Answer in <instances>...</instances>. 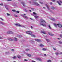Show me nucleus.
Segmentation results:
<instances>
[{
    "label": "nucleus",
    "instance_id": "nucleus-1",
    "mask_svg": "<svg viewBox=\"0 0 62 62\" xmlns=\"http://www.w3.org/2000/svg\"><path fill=\"white\" fill-rule=\"evenodd\" d=\"M26 33L28 34L31 35V37H36L35 35H32V33L30 31H27L26 32Z\"/></svg>",
    "mask_w": 62,
    "mask_h": 62
},
{
    "label": "nucleus",
    "instance_id": "nucleus-2",
    "mask_svg": "<svg viewBox=\"0 0 62 62\" xmlns=\"http://www.w3.org/2000/svg\"><path fill=\"white\" fill-rule=\"evenodd\" d=\"M54 25L55 27H57V26H58V27H60V28H61L62 27V25L61 24H57V25L56 24H54Z\"/></svg>",
    "mask_w": 62,
    "mask_h": 62
},
{
    "label": "nucleus",
    "instance_id": "nucleus-3",
    "mask_svg": "<svg viewBox=\"0 0 62 62\" xmlns=\"http://www.w3.org/2000/svg\"><path fill=\"white\" fill-rule=\"evenodd\" d=\"M40 21L41 23H46V22H45V21H44V20H43L42 19H41Z\"/></svg>",
    "mask_w": 62,
    "mask_h": 62
},
{
    "label": "nucleus",
    "instance_id": "nucleus-4",
    "mask_svg": "<svg viewBox=\"0 0 62 62\" xmlns=\"http://www.w3.org/2000/svg\"><path fill=\"white\" fill-rule=\"evenodd\" d=\"M34 4L36 6H40V5H39V4L37 2H33Z\"/></svg>",
    "mask_w": 62,
    "mask_h": 62
},
{
    "label": "nucleus",
    "instance_id": "nucleus-5",
    "mask_svg": "<svg viewBox=\"0 0 62 62\" xmlns=\"http://www.w3.org/2000/svg\"><path fill=\"white\" fill-rule=\"evenodd\" d=\"M35 41H36L38 42H40L41 41V40L39 39H35Z\"/></svg>",
    "mask_w": 62,
    "mask_h": 62
},
{
    "label": "nucleus",
    "instance_id": "nucleus-6",
    "mask_svg": "<svg viewBox=\"0 0 62 62\" xmlns=\"http://www.w3.org/2000/svg\"><path fill=\"white\" fill-rule=\"evenodd\" d=\"M21 4L24 6V7H25V3L23 2H21Z\"/></svg>",
    "mask_w": 62,
    "mask_h": 62
},
{
    "label": "nucleus",
    "instance_id": "nucleus-7",
    "mask_svg": "<svg viewBox=\"0 0 62 62\" xmlns=\"http://www.w3.org/2000/svg\"><path fill=\"white\" fill-rule=\"evenodd\" d=\"M15 25H16V26H19L20 27H22V26H21V25L19 24H15Z\"/></svg>",
    "mask_w": 62,
    "mask_h": 62
},
{
    "label": "nucleus",
    "instance_id": "nucleus-8",
    "mask_svg": "<svg viewBox=\"0 0 62 62\" xmlns=\"http://www.w3.org/2000/svg\"><path fill=\"white\" fill-rule=\"evenodd\" d=\"M7 33L8 34H13V32L12 31H10L7 32Z\"/></svg>",
    "mask_w": 62,
    "mask_h": 62
},
{
    "label": "nucleus",
    "instance_id": "nucleus-9",
    "mask_svg": "<svg viewBox=\"0 0 62 62\" xmlns=\"http://www.w3.org/2000/svg\"><path fill=\"white\" fill-rule=\"evenodd\" d=\"M48 34H49V35H50V36H54V35L52 34V33H50V32H48Z\"/></svg>",
    "mask_w": 62,
    "mask_h": 62
},
{
    "label": "nucleus",
    "instance_id": "nucleus-10",
    "mask_svg": "<svg viewBox=\"0 0 62 62\" xmlns=\"http://www.w3.org/2000/svg\"><path fill=\"white\" fill-rule=\"evenodd\" d=\"M41 33H43V34H45V32L44 31H41Z\"/></svg>",
    "mask_w": 62,
    "mask_h": 62
},
{
    "label": "nucleus",
    "instance_id": "nucleus-11",
    "mask_svg": "<svg viewBox=\"0 0 62 62\" xmlns=\"http://www.w3.org/2000/svg\"><path fill=\"white\" fill-rule=\"evenodd\" d=\"M37 60H39L40 61H41V59H40L39 58H37Z\"/></svg>",
    "mask_w": 62,
    "mask_h": 62
},
{
    "label": "nucleus",
    "instance_id": "nucleus-12",
    "mask_svg": "<svg viewBox=\"0 0 62 62\" xmlns=\"http://www.w3.org/2000/svg\"><path fill=\"white\" fill-rule=\"evenodd\" d=\"M17 57L18 58H21V57L20 56H17Z\"/></svg>",
    "mask_w": 62,
    "mask_h": 62
},
{
    "label": "nucleus",
    "instance_id": "nucleus-13",
    "mask_svg": "<svg viewBox=\"0 0 62 62\" xmlns=\"http://www.w3.org/2000/svg\"><path fill=\"white\" fill-rule=\"evenodd\" d=\"M51 20H52V21H55V19L53 18H51Z\"/></svg>",
    "mask_w": 62,
    "mask_h": 62
},
{
    "label": "nucleus",
    "instance_id": "nucleus-14",
    "mask_svg": "<svg viewBox=\"0 0 62 62\" xmlns=\"http://www.w3.org/2000/svg\"><path fill=\"white\" fill-rule=\"evenodd\" d=\"M57 3H58V4L60 6V5H61V4H60V3H59V1H57Z\"/></svg>",
    "mask_w": 62,
    "mask_h": 62
},
{
    "label": "nucleus",
    "instance_id": "nucleus-15",
    "mask_svg": "<svg viewBox=\"0 0 62 62\" xmlns=\"http://www.w3.org/2000/svg\"><path fill=\"white\" fill-rule=\"evenodd\" d=\"M27 54L28 56H29V57H31V55L30 54Z\"/></svg>",
    "mask_w": 62,
    "mask_h": 62
},
{
    "label": "nucleus",
    "instance_id": "nucleus-16",
    "mask_svg": "<svg viewBox=\"0 0 62 62\" xmlns=\"http://www.w3.org/2000/svg\"><path fill=\"white\" fill-rule=\"evenodd\" d=\"M40 25H43V26H46V25L44 24H40Z\"/></svg>",
    "mask_w": 62,
    "mask_h": 62
},
{
    "label": "nucleus",
    "instance_id": "nucleus-17",
    "mask_svg": "<svg viewBox=\"0 0 62 62\" xmlns=\"http://www.w3.org/2000/svg\"><path fill=\"white\" fill-rule=\"evenodd\" d=\"M46 7H47V8H50V7H49V6H48L46 4Z\"/></svg>",
    "mask_w": 62,
    "mask_h": 62
},
{
    "label": "nucleus",
    "instance_id": "nucleus-18",
    "mask_svg": "<svg viewBox=\"0 0 62 62\" xmlns=\"http://www.w3.org/2000/svg\"><path fill=\"white\" fill-rule=\"evenodd\" d=\"M5 8H8V6L7 5H5Z\"/></svg>",
    "mask_w": 62,
    "mask_h": 62
},
{
    "label": "nucleus",
    "instance_id": "nucleus-19",
    "mask_svg": "<svg viewBox=\"0 0 62 62\" xmlns=\"http://www.w3.org/2000/svg\"><path fill=\"white\" fill-rule=\"evenodd\" d=\"M24 17H25V18L26 19H28V17L26 16H23Z\"/></svg>",
    "mask_w": 62,
    "mask_h": 62
},
{
    "label": "nucleus",
    "instance_id": "nucleus-20",
    "mask_svg": "<svg viewBox=\"0 0 62 62\" xmlns=\"http://www.w3.org/2000/svg\"><path fill=\"white\" fill-rule=\"evenodd\" d=\"M40 46H44V45H43L42 44H40Z\"/></svg>",
    "mask_w": 62,
    "mask_h": 62
},
{
    "label": "nucleus",
    "instance_id": "nucleus-21",
    "mask_svg": "<svg viewBox=\"0 0 62 62\" xmlns=\"http://www.w3.org/2000/svg\"><path fill=\"white\" fill-rule=\"evenodd\" d=\"M14 39H15V41H17V39L16 38H15Z\"/></svg>",
    "mask_w": 62,
    "mask_h": 62
},
{
    "label": "nucleus",
    "instance_id": "nucleus-22",
    "mask_svg": "<svg viewBox=\"0 0 62 62\" xmlns=\"http://www.w3.org/2000/svg\"><path fill=\"white\" fill-rule=\"evenodd\" d=\"M16 58H17V57L15 56H14L13 57V59H15Z\"/></svg>",
    "mask_w": 62,
    "mask_h": 62
},
{
    "label": "nucleus",
    "instance_id": "nucleus-23",
    "mask_svg": "<svg viewBox=\"0 0 62 62\" xmlns=\"http://www.w3.org/2000/svg\"><path fill=\"white\" fill-rule=\"evenodd\" d=\"M9 40H10V41H12L13 40L10 38H9Z\"/></svg>",
    "mask_w": 62,
    "mask_h": 62
},
{
    "label": "nucleus",
    "instance_id": "nucleus-24",
    "mask_svg": "<svg viewBox=\"0 0 62 62\" xmlns=\"http://www.w3.org/2000/svg\"><path fill=\"white\" fill-rule=\"evenodd\" d=\"M42 50H43V51H46V49H45V48H43L42 49Z\"/></svg>",
    "mask_w": 62,
    "mask_h": 62
},
{
    "label": "nucleus",
    "instance_id": "nucleus-25",
    "mask_svg": "<svg viewBox=\"0 0 62 62\" xmlns=\"http://www.w3.org/2000/svg\"><path fill=\"white\" fill-rule=\"evenodd\" d=\"M25 51H29V49H26L25 50Z\"/></svg>",
    "mask_w": 62,
    "mask_h": 62
},
{
    "label": "nucleus",
    "instance_id": "nucleus-26",
    "mask_svg": "<svg viewBox=\"0 0 62 62\" xmlns=\"http://www.w3.org/2000/svg\"><path fill=\"white\" fill-rule=\"evenodd\" d=\"M12 11H13V12H16V10H12Z\"/></svg>",
    "mask_w": 62,
    "mask_h": 62
},
{
    "label": "nucleus",
    "instance_id": "nucleus-27",
    "mask_svg": "<svg viewBox=\"0 0 62 62\" xmlns=\"http://www.w3.org/2000/svg\"><path fill=\"white\" fill-rule=\"evenodd\" d=\"M48 27H49V28H50V29H51V26H50V25H48Z\"/></svg>",
    "mask_w": 62,
    "mask_h": 62
},
{
    "label": "nucleus",
    "instance_id": "nucleus-28",
    "mask_svg": "<svg viewBox=\"0 0 62 62\" xmlns=\"http://www.w3.org/2000/svg\"><path fill=\"white\" fill-rule=\"evenodd\" d=\"M59 43L60 44H62V42L60 41H59Z\"/></svg>",
    "mask_w": 62,
    "mask_h": 62
},
{
    "label": "nucleus",
    "instance_id": "nucleus-29",
    "mask_svg": "<svg viewBox=\"0 0 62 62\" xmlns=\"http://www.w3.org/2000/svg\"><path fill=\"white\" fill-rule=\"evenodd\" d=\"M46 40L48 42H49V41H50V40L48 39H46Z\"/></svg>",
    "mask_w": 62,
    "mask_h": 62
},
{
    "label": "nucleus",
    "instance_id": "nucleus-30",
    "mask_svg": "<svg viewBox=\"0 0 62 62\" xmlns=\"http://www.w3.org/2000/svg\"><path fill=\"white\" fill-rule=\"evenodd\" d=\"M13 6H16V4L15 3H14V4H13Z\"/></svg>",
    "mask_w": 62,
    "mask_h": 62
},
{
    "label": "nucleus",
    "instance_id": "nucleus-31",
    "mask_svg": "<svg viewBox=\"0 0 62 62\" xmlns=\"http://www.w3.org/2000/svg\"><path fill=\"white\" fill-rule=\"evenodd\" d=\"M55 54L56 55H58V54H59V53H58V52H56L55 53Z\"/></svg>",
    "mask_w": 62,
    "mask_h": 62
},
{
    "label": "nucleus",
    "instance_id": "nucleus-32",
    "mask_svg": "<svg viewBox=\"0 0 62 62\" xmlns=\"http://www.w3.org/2000/svg\"><path fill=\"white\" fill-rule=\"evenodd\" d=\"M35 18H38V17H39V16H35Z\"/></svg>",
    "mask_w": 62,
    "mask_h": 62
},
{
    "label": "nucleus",
    "instance_id": "nucleus-33",
    "mask_svg": "<svg viewBox=\"0 0 62 62\" xmlns=\"http://www.w3.org/2000/svg\"><path fill=\"white\" fill-rule=\"evenodd\" d=\"M14 16L15 17H18V16H17V15H14Z\"/></svg>",
    "mask_w": 62,
    "mask_h": 62
},
{
    "label": "nucleus",
    "instance_id": "nucleus-34",
    "mask_svg": "<svg viewBox=\"0 0 62 62\" xmlns=\"http://www.w3.org/2000/svg\"><path fill=\"white\" fill-rule=\"evenodd\" d=\"M48 62H51V61L50 60H49L47 61Z\"/></svg>",
    "mask_w": 62,
    "mask_h": 62
},
{
    "label": "nucleus",
    "instance_id": "nucleus-35",
    "mask_svg": "<svg viewBox=\"0 0 62 62\" xmlns=\"http://www.w3.org/2000/svg\"><path fill=\"white\" fill-rule=\"evenodd\" d=\"M0 5L1 6H3V3H1L0 4Z\"/></svg>",
    "mask_w": 62,
    "mask_h": 62
},
{
    "label": "nucleus",
    "instance_id": "nucleus-36",
    "mask_svg": "<svg viewBox=\"0 0 62 62\" xmlns=\"http://www.w3.org/2000/svg\"><path fill=\"white\" fill-rule=\"evenodd\" d=\"M39 3H40V4H43V2H40Z\"/></svg>",
    "mask_w": 62,
    "mask_h": 62
},
{
    "label": "nucleus",
    "instance_id": "nucleus-37",
    "mask_svg": "<svg viewBox=\"0 0 62 62\" xmlns=\"http://www.w3.org/2000/svg\"><path fill=\"white\" fill-rule=\"evenodd\" d=\"M24 11L25 12H27V10L26 9H24Z\"/></svg>",
    "mask_w": 62,
    "mask_h": 62
},
{
    "label": "nucleus",
    "instance_id": "nucleus-38",
    "mask_svg": "<svg viewBox=\"0 0 62 62\" xmlns=\"http://www.w3.org/2000/svg\"><path fill=\"white\" fill-rule=\"evenodd\" d=\"M7 14L8 16H9L10 15V14L8 13H7Z\"/></svg>",
    "mask_w": 62,
    "mask_h": 62
},
{
    "label": "nucleus",
    "instance_id": "nucleus-39",
    "mask_svg": "<svg viewBox=\"0 0 62 62\" xmlns=\"http://www.w3.org/2000/svg\"><path fill=\"white\" fill-rule=\"evenodd\" d=\"M51 0L52 1V2H55V0Z\"/></svg>",
    "mask_w": 62,
    "mask_h": 62
},
{
    "label": "nucleus",
    "instance_id": "nucleus-40",
    "mask_svg": "<svg viewBox=\"0 0 62 62\" xmlns=\"http://www.w3.org/2000/svg\"><path fill=\"white\" fill-rule=\"evenodd\" d=\"M33 14H35V15L36 14V13H35V12H33Z\"/></svg>",
    "mask_w": 62,
    "mask_h": 62
},
{
    "label": "nucleus",
    "instance_id": "nucleus-41",
    "mask_svg": "<svg viewBox=\"0 0 62 62\" xmlns=\"http://www.w3.org/2000/svg\"><path fill=\"white\" fill-rule=\"evenodd\" d=\"M50 5H52V4H53V3H52V2H50Z\"/></svg>",
    "mask_w": 62,
    "mask_h": 62
},
{
    "label": "nucleus",
    "instance_id": "nucleus-42",
    "mask_svg": "<svg viewBox=\"0 0 62 62\" xmlns=\"http://www.w3.org/2000/svg\"><path fill=\"white\" fill-rule=\"evenodd\" d=\"M33 1H37V0H32Z\"/></svg>",
    "mask_w": 62,
    "mask_h": 62
},
{
    "label": "nucleus",
    "instance_id": "nucleus-43",
    "mask_svg": "<svg viewBox=\"0 0 62 62\" xmlns=\"http://www.w3.org/2000/svg\"><path fill=\"white\" fill-rule=\"evenodd\" d=\"M3 39V38L0 37V39Z\"/></svg>",
    "mask_w": 62,
    "mask_h": 62
},
{
    "label": "nucleus",
    "instance_id": "nucleus-44",
    "mask_svg": "<svg viewBox=\"0 0 62 62\" xmlns=\"http://www.w3.org/2000/svg\"><path fill=\"white\" fill-rule=\"evenodd\" d=\"M16 13H19V11H16Z\"/></svg>",
    "mask_w": 62,
    "mask_h": 62
},
{
    "label": "nucleus",
    "instance_id": "nucleus-45",
    "mask_svg": "<svg viewBox=\"0 0 62 62\" xmlns=\"http://www.w3.org/2000/svg\"><path fill=\"white\" fill-rule=\"evenodd\" d=\"M60 37L61 38H62V35H60Z\"/></svg>",
    "mask_w": 62,
    "mask_h": 62
},
{
    "label": "nucleus",
    "instance_id": "nucleus-46",
    "mask_svg": "<svg viewBox=\"0 0 62 62\" xmlns=\"http://www.w3.org/2000/svg\"><path fill=\"white\" fill-rule=\"evenodd\" d=\"M53 50H56V49L55 48H53Z\"/></svg>",
    "mask_w": 62,
    "mask_h": 62
},
{
    "label": "nucleus",
    "instance_id": "nucleus-47",
    "mask_svg": "<svg viewBox=\"0 0 62 62\" xmlns=\"http://www.w3.org/2000/svg\"><path fill=\"white\" fill-rule=\"evenodd\" d=\"M51 9H53V10H54V8H52Z\"/></svg>",
    "mask_w": 62,
    "mask_h": 62
},
{
    "label": "nucleus",
    "instance_id": "nucleus-48",
    "mask_svg": "<svg viewBox=\"0 0 62 62\" xmlns=\"http://www.w3.org/2000/svg\"><path fill=\"white\" fill-rule=\"evenodd\" d=\"M59 2H60V3H62V1H59Z\"/></svg>",
    "mask_w": 62,
    "mask_h": 62
},
{
    "label": "nucleus",
    "instance_id": "nucleus-49",
    "mask_svg": "<svg viewBox=\"0 0 62 62\" xmlns=\"http://www.w3.org/2000/svg\"><path fill=\"white\" fill-rule=\"evenodd\" d=\"M31 29H33V27H32V26H31Z\"/></svg>",
    "mask_w": 62,
    "mask_h": 62
},
{
    "label": "nucleus",
    "instance_id": "nucleus-50",
    "mask_svg": "<svg viewBox=\"0 0 62 62\" xmlns=\"http://www.w3.org/2000/svg\"><path fill=\"white\" fill-rule=\"evenodd\" d=\"M6 9H7V10H8V8H6Z\"/></svg>",
    "mask_w": 62,
    "mask_h": 62
},
{
    "label": "nucleus",
    "instance_id": "nucleus-51",
    "mask_svg": "<svg viewBox=\"0 0 62 62\" xmlns=\"http://www.w3.org/2000/svg\"><path fill=\"white\" fill-rule=\"evenodd\" d=\"M8 1H11V0H7Z\"/></svg>",
    "mask_w": 62,
    "mask_h": 62
},
{
    "label": "nucleus",
    "instance_id": "nucleus-52",
    "mask_svg": "<svg viewBox=\"0 0 62 62\" xmlns=\"http://www.w3.org/2000/svg\"><path fill=\"white\" fill-rule=\"evenodd\" d=\"M44 56H46V54H44Z\"/></svg>",
    "mask_w": 62,
    "mask_h": 62
},
{
    "label": "nucleus",
    "instance_id": "nucleus-53",
    "mask_svg": "<svg viewBox=\"0 0 62 62\" xmlns=\"http://www.w3.org/2000/svg\"><path fill=\"white\" fill-rule=\"evenodd\" d=\"M1 24H3V25H4V23H1Z\"/></svg>",
    "mask_w": 62,
    "mask_h": 62
},
{
    "label": "nucleus",
    "instance_id": "nucleus-54",
    "mask_svg": "<svg viewBox=\"0 0 62 62\" xmlns=\"http://www.w3.org/2000/svg\"><path fill=\"white\" fill-rule=\"evenodd\" d=\"M11 51H14V49H12Z\"/></svg>",
    "mask_w": 62,
    "mask_h": 62
},
{
    "label": "nucleus",
    "instance_id": "nucleus-55",
    "mask_svg": "<svg viewBox=\"0 0 62 62\" xmlns=\"http://www.w3.org/2000/svg\"><path fill=\"white\" fill-rule=\"evenodd\" d=\"M32 62H35V61H32Z\"/></svg>",
    "mask_w": 62,
    "mask_h": 62
},
{
    "label": "nucleus",
    "instance_id": "nucleus-56",
    "mask_svg": "<svg viewBox=\"0 0 62 62\" xmlns=\"http://www.w3.org/2000/svg\"><path fill=\"white\" fill-rule=\"evenodd\" d=\"M24 60L25 61H27V60H26V59H24Z\"/></svg>",
    "mask_w": 62,
    "mask_h": 62
},
{
    "label": "nucleus",
    "instance_id": "nucleus-57",
    "mask_svg": "<svg viewBox=\"0 0 62 62\" xmlns=\"http://www.w3.org/2000/svg\"><path fill=\"white\" fill-rule=\"evenodd\" d=\"M29 11H30V12H31V10H29Z\"/></svg>",
    "mask_w": 62,
    "mask_h": 62
},
{
    "label": "nucleus",
    "instance_id": "nucleus-58",
    "mask_svg": "<svg viewBox=\"0 0 62 62\" xmlns=\"http://www.w3.org/2000/svg\"><path fill=\"white\" fill-rule=\"evenodd\" d=\"M60 54H62V52H61Z\"/></svg>",
    "mask_w": 62,
    "mask_h": 62
},
{
    "label": "nucleus",
    "instance_id": "nucleus-59",
    "mask_svg": "<svg viewBox=\"0 0 62 62\" xmlns=\"http://www.w3.org/2000/svg\"><path fill=\"white\" fill-rule=\"evenodd\" d=\"M1 20H2V21H3V19L2 18H1Z\"/></svg>",
    "mask_w": 62,
    "mask_h": 62
},
{
    "label": "nucleus",
    "instance_id": "nucleus-60",
    "mask_svg": "<svg viewBox=\"0 0 62 62\" xmlns=\"http://www.w3.org/2000/svg\"><path fill=\"white\" fill-rule=\"evenodd\" d=\"M58 39H59V38H58Z\"/></svg>",
    "mask_w": 62,
    "mask_h": 62
},
{
    "label": "nucleus",
    "instance_id": "nucleus-61",
    "mask_svg": "<svg viewBox=\"0 0 62 62\" xmlns=\"http://www.w3.org/2000/svg\"><path fill=\"white\" fill-rule=\"evenodd\" d=\"M24 14V15H26V14Z\"/></svg>",
    "mask_w": 62,
    "mask_h": 62
},
{
    "label": "nucleus",
    "instance_id": "nucleus-62",
    "mask_svg": "<svg viewBox=\"0 0 62 62\" xmlns=\"http://www.w3.org/2000/svg\"><path fill=\"white\" fill-rule=\"evenodd\" d=\"M30 19L31 20H32V18H31Z\"/></svg>",
    "mask_w": 62,
    "mask_h": 62
},
{
    "label": "nucleus",
    "instance_id": "nucleus-63",
    "mask_svg": "<svg viewBox=\"0 0 62 62\" xmlns=\"http://www.w3.org/2000/svg\"><path fill=\"white\" fill-rule=\"evenodd\" d=\"M43 8H45V7H44Z\"/></svg>",
    "mask_w": 62,
    "mask_h": 62
},
{
    "label": "nucleus",
    "instance_id": "nucleus-64",
    "mask_svg": "<svg viewBox=\"0 0 62 62\" xmlns=\"http://www.w3.org/2000/svg\"><path fill=\"white\" fill-rule=\"evenodd\" d=\"M62 34V32H61Z\"/></svg>",
    "mask_w": 62,
    "mask_h": 62
}]
</instances>
